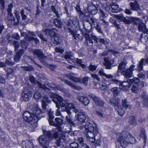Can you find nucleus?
I'll return each mask as SVG.
<instances>
[{"label":"nucleus","instance_id":"f257e3e1","mask_svg":"<svg viewBox=\"0 0 148 148\" xmlns=\"http://www.w3.org/2000/svg\"><path fill=\"white\" fill-rule=\"evenodd\" d=\"M30 108L33 111V115L28 111L24 112L23 114V118L27 122H30L32 121H36V122L38 120L39 115L41 113L42 110L38 108L37 104L34 103L30 106Z\"/></svg>","mask_w":148,"mask_h":148},{"label":"nucleus","instance_id":"f03ea898","mask_svg":"<svg viewBox=\"0 0 148 148\" xmlns=\"http://www.w3.org/2000/svg\"><path fill=\"white\" fill-rule=\"evenodd\" d=\"M121 146L125 148L129 144H133L135 142V139L128 132L124 131L122 132L120 136L118 138Z\"/></svg>","mask_w":148,"mask_h":148},{"label":"nucleus","instance_id":"7ed1b4c3","mask_svg":"<svg viewBox=\"0 0 148 148\" xmlns=\"http://www.w3.org/2000/svg\"><path fill=\"white\" fill-rule=\"evenodd\" d=\"M50 97L53 99L58 103L59 106L61 107H65V110L63 111H66L69 116L71 115V112L70 110L66 107L68 101L64 100L63 98L58 95L54 93H51L50 95Z\"/></svg>","mask_w":148,"mask_h":148},{"label":"nucleus","instance_id":"20e7f679","mask_svg":"<svg viewBox=\"0 0 148 148\" xmlns=\"http://www.w3.org/2000/svg\"><path fill=\"white\" fill-rule=\"evenodd\" d=\"M43 134L38 139L39 142L42 146H49L50 141L52 139L50 132L43 129Z\"/></svg>","mask_w":148,"mask_h":148},{"label":"nucleus","instance_id":"39448f33","mask_svg":"<svg viewBox=\"0 0 148 148\" xmlns=\"http://www.w3.org/2000/svg\"><path fill=\"white\" fill-rule=\"evenodd\" d=\"M140 81L139 79L136 77H134L132 79L129 80V82H123L120 83V88L124 90H127L130 87V83L137 84Z\"/></svg>","mask_w":148,"mask_h":148},{"label":"nucleus","instance_id":"423d86ee","mask_svg":"<svg viewBox=\"0 0 148 148\" xmlns=\"http://www.w3.org/2000/svg\"><path fill=\"white\" fill-rule=\"evenodd\" d=\"M32 92L29 90H24L21 94V99L23 101L27 102L30 100L32 97Z\"/></svg>","mask_w":148,"mask_h":148},{"label":"nucleus","instance_id":"0eeeda50","mask_svg":"<svg viewBox=\"0 0 148 148\" xmlns=\"http://www.w3.org/2000/svg\"><path fill=\"white\" fill-rule=\"evenodd\" d=\"M84 128L85 130L87 132H92L94 133H98V130L96 126L94 127L92 124L91 123H87L85 125Z\"/></svg>","mask_w":148,"mask_h":148},{"label":"nucleus","instance_id":"6e6552de","mask_svg":"<svg viewBox=\"0 0 148 148\" xmlns=\"http://www.w3.org/2000/svg\"><path fill=\"white\" fill-rule=\"evenodd\" d=\"M97 133L92 132H87L86 135L87 140L90 143H94L95 141V136Z\"/></svg>","mask_w":148,"mask_h":148},{"label":"nucleus","instance_id":"1a4fd4ad","mask_svg":"<svg viewBox=\"0 0 148 148\" xmlns=\"http://www.w3.org/2000/svg\"><path fill=\"white\" fill-rule=\"evenodd\" d=\"M34 55H36L38 57L39 59L40 62L43 61V60L46 58V56L44 55L42 51L40 49H36L33 52Z\"/></svg>","mask_w":148,"mask_h":148},{"label":"nucleus","instance_id":"9d476101","mask_svg":"<svg viewBox=\"0 0 148 148\" xmlns=\"http://www.w3.org/2000/svg\"><path fill=\"white\" fill-rule=\"evenodd\" d=\"M120 99L118 97H114L112 98L110 100L109 103L111 105L114 106L115 109L118 108V107L120 106Z\"/></svg>","mask_w":148,"mask_h":148},{"label":"nucleus","instance_id":"9b49d317","mask_svg":"<svg viewBox=\"0 0 148 148\" xmlns=\"http://www.w3.org/2000/svg\"><path fill=\"white\" fill-rule=\"evenodd\" d=\"M134 67V65H132L126 71H123V73H124V76L125 78H128L132 76V72L133 70V68Z\"/></svg>","mask_w":148,"mask_h":148},{"label":"nucleus","instance_id":"f8f14e48","mask_svg":"<svg viewBox=\"0 0 148 148\" xmlns=\"http://www.w3.org/2000/svg\"><path fill=\"white\" fill-rule=\"evenodd\" d=\"M76 114L75 116L77 117V119L78 121L80 123H84L86 119V116L82 112H79L77 113Z\"/></svg>","mask_w":148,"mask_h":148},{"label":"nucleus","instance_id":"ddd939ff","mask_svg":"<svg viewBox=\"0 0 148 148\" xmlns=\"http://www.w3.org/2000/svg\"><path fill=\"white\" fill-rule=\"evenodd\" d=\"M90 97L97 105L101 106L103 105V101L98 97L94 95H90Z\"/></svg>","mask_w":148,"mask_h":148},{"label":"nucleus","instance_id":"4468645a","mask_svg":"<svg viewBox=\"0 0 148 148\" xmlns=\"http://www.w3.org/2000/svg\"><path fill=\"white\" fill-rule=\"evenodd\" d=\"M56 31V29H45L43 32H44L45 35H49L51 37V38H52L53 37L57 35L55 33Z\"/></svg>","mask_w":148,"mask_h":148},{"label":"nucleus","instance_id":"2eb2a0df","mask_svg":"<svg viewBox=\"0 0 148 148\" xmlns=\"http://www.w3.org/2000/svg\"><path fill=\"white\" fill-rule=\"evenodd\" d=\"M21 36H25V38L26 40L29 41H33L36 44L38 43L39 42V40L37 38L29 37L27 35L25 32H21Z\"/></svg>","mask_w":148,"mask_h":148},{"label":"nucleus","instance_id":"dca6fc26","mask_svg":"<svg viewBox=\"0 0 148 148\" xmlns=\"http://www.w3.org/2000/svg\"><path fill=\"white\" fill-rule=\"evenodd\" d=\"M77 98L78 101L85 105H87L90 102L89 100L85 97L79 96Z\"/></svg>","mask_w":148,"mask_h":148},{"label":"nucleus","instance_id":"f3484780","mask_svg":"<svg viewBox=\"0 0 148 148\" xmlns=\"http://www.w3.org/2000/svg\"><path fill=\"white\" fill-rule=\"evenodd\" d=\"M66 84L70 86L72 88L76 89L78 90H82V88L78 86H77L76 85H74L73 83H72L71 82L66 79L62 80Z\"/></svg>","mask_w":148,"mask_h":148},{"label":"nucleus","instance_id":"a211bd4d","mask_svg":"<svg viewBox=\"0 0 148 148\" xmlns=\"http://www.w3.org/2000/svg\"><path fill=\"white\" fill-rule=\"evenodd\" d=\"M138 29L139 31L143 32L145 34H148V29L146 28L145 25L143 23H140L139 24Z\"/></svg>","mask_w":148,"mask_h":148},{"label":"nucleus","instance_id":"6ab92c4d","mask_svg":"<svg viewBox=\"0 0 148 148\" xmlns=\"http://www.w3.org/2000/svg\"><path fill=\"white\" fill-rule=\"evenodd\" d=\"M75 75L72 73H70L67 75V77L70 79L72 80L75 82H79L80 81V79L79 77H76Z\"/></svg>","mask_w":148,"mask_h":148},{"label":"nucleus","instance_id":"aec40b11","mask_svg":"<svg viewBox=\"0 0 148 148\" xmlns=\"http://www.w3.org/2000/svg\"><path fill=\"white\" fill-rule=\"evenodd\" d=\"M131 10L134 11H137L140 9L139 5L136 1L130 3Z\"/></svg>","mask_w":148,"mask_h":148},{"label":"nucleus","instance_id":"412c9836","mask_svg":"<svg viewBox=\"0 0 148 148\" xmlns=\"http://www.w3.org/2000/svg\"><path fill=\"white\" fill-rule=\"evenodd\" d=\"M122 107L126 110L129 109L130 110L132 108V106L127 102L125 99H123L121 102Z\"/></svg>","mask_w":148,"mask_h":148},{"label":"nucleus","instance_id":"4be33fe9","mask_svg":"<svg viewBox=\"0 0 148 148\" xmlns=\"http://www.w3.org/2000/svg\"><path fill=\"white\" fill-rule=\"evenodd\" d=\"M61 128H56V129H53L52 132V133H51V135L53 138H57L58 136V134L61 131Z\"/></svg>","mask_w":148,"mask_h":148},{"label":"nucleus","instance_id":"5701e85b","mask_svg":"<svg viewBox=\"0 0 148 148\" xmlns=\"http://www.w3.org/2000/svg\"><path fill=\"white\" fill-rule=\"evenodd\" d=\"M51 40L53 43L56 44H59L62 42V40L58 35L51 38Z\"/></svg>","mask_w":148,"mask_h":148},{"label":"nucleus","instance_id":"b1692460","mask_svg":"<svg viewBox=\"0 0 148 148\" xmlns=\"http://www.w3.org/2000/svg\"><path fill=\"white\" fill-rule=\"evenodd\" d=\"M49 119L48 121L50 125H54V122L53 121V119L54 118L53 115V112L51 109L48 112Z\"/></svg>","mask_w":148,"mask_h":148},{"label":"nucleus","instance_id":"393cba45","mask_svg":"<svg viewBox=\"0 0 148 148\" xmlns=\"http://www.w3.org/2000/svg\"><path fill=\"white\" fill-rule=\"evenodd\" d=\"M114 17L117 18L118 19L123 20V22L127 24H129L131 22L130 21L128 20L125 18L118 15L113 14L112 15Z\"/></svg>","mask_w":148,"mask_h":148},{"label":"nucleus","instance_id":"a878e982","mask_svg":"<svg viewBox=\"0 0 148 148\" xmlns=\"http://www.w3.org/2000/svg\"><path fill=\"white\" fill-rule=\"evenodd\" d=\"M79 32H80V34H77L78 33V32H71V34L73 36V37L74 38V39H76V37L79 39H82L83 36L82 34V32L80 30H79Z\"/></svg>","mask_w":148,"mask_h":148},{"label":"nucleus","instance_id":"bb28decb","mask_svg":"<svg viewBox=\"0 0 148 148\" xmlns=\"http://www.w3.org/2000/svg\"><path fill=\"white\" fill-rule=\"evenodd\" d=\"M24 51L23 50H19L16 53V56L14 58V61L15 62L18 61L24 53Z\"/></svg>","mask_w":148,"mask_h":148},{"label":"nucleus","instance_id":"cd10ccee","mask_svg":"<svg viewBox=\"0 0 148 148\" xmlns=\"http://www.w3.org/2000/svg\"><path fill=\"white\" fill-rule=\"evenodd\" d=\"M42 106L43 109H45L47 106V103H50V100H49L48 97H44L42 100Z\"/></svg>","mask_w":148,"mask_h":148},{"label":"nucleus","instance_id":"c85d7f7f","mask_svg":"<svg viewBox=\"0 0 148 148\" xmlns=\"http://www.w3.org/2000/svg\"><path fill=\"white\" fill-rule=\"evenodd\" d=\"M88 10L89 12L92 15H94L97 12L96 8L95 6L92 5L88 7Z\"/></svg>","mask_w":148,"mask_h":148},{"label":"nucleus","instance_id":"c756f323","mask_svg":"<svg viewBox=\"0 0 148 148\" xmlns=\"http://www.w3.org/2000/svg\"><path fill=\"white\" fill-rule=\"evenodd\" d=\"M66 107L68 109L69 108L70 109H73V112L75 114L78 112V109L74 106V104L72 103H69L68 102Z\"/></svg>","mask_w":148,"mask_h":148},{"label":"nucleus","instance_id":"7c9ffc66","mask_svg":"<svg viewBox=\"0 0 148 148\" xmlns=\"http://www.w3.org/2000/svg\"><path fill=\"white\" fill-rule=\"evenodd\" d=\"M140 136L143 140V143L144 144L146 143V136L145 134V131L144 129H142L140 130Z\"/></svg>","mask_w":148,"mask_h":148},{"label":"nucleus","instance_id":"2f4dec72","mask_svg":"<svg viewBox=\"0 0 148 148\" xmlns=\"http://www.w3.org/2000/svg\"><path fill=\"white\" fill-rule=\"evenodd\" d=\"M104 64L106 66V69H110L112 65L111 63L106 58H104Z\"/></svg>","mask_w":148,"mask_h":148},{"label":"nucleus","instance_id":"473e14b6","mask_svg":"<svg viewBox=\"0 0 148 148\" xmlns=\"http://www.w3.org/2000/svg\"><path fill=\"white\" fill-rule=\"evenodd\" d=\"M129 123L131 125H136V120L134 116H131L129 118Z\"/></svg>","mask_w":148,"mask_h":148},{"label":"nucleus","instance_id":"72a5a7b5","mask_svg":"<svg viewBox=\"0 0 148 148\" xmlns=\"http://www.w3.org/2000/svg\"><path fill=\"white\" fill-rule=\"evenodd\" d=\"M83 26L86 31H89V29H91V27L90 24L86 20L83 21Z\"/></svg>","mask_w":148,"mask_h":148},{"label":"nucleus","instance_id":"f704fd0d","mask_svg":"<svg viewBox=\"0 0 148 148\" xmlns=\"http://www.w3.org/2000/svg\"><path fill=\"white\" fill-rule=\"evenodd\" d=\"M99 88L102 91H105L109 87L110 84L106 85L105 84H99Z\"/></svg>","mask_w":148,"mask_h":148},{"label":"nucleus","instance_id":"c9c22d12","mask_svg":"<svg viewBox=\"0 0 148 148\" xmlns=\"http://www.w3.org/2000/svg\"><path fill=\"white\" fill-rule=\"evenodd\" d=\"M25 145L26 148H34V145L32 143L28 140L25 141Z\"/></svg>","mask_w":148,"mask_h":148},{"label":"nucleus","instance_id":"e433bc0d","mask_svg":"<svg viewBox=\"0 0 148 148\" xmlns=\"http://www.w3.org/2000/svg\"><path fill=\"white\" fill-rule=\"evenodd\" d=\"M54 23L56 27L59 28H61L62 25V22L59 18H55L54 20Z\"/></svg>","mask_w":148,"mask_h":148},{"label":"nucleus","instance_id":"4c0bfd02","mask_svg":"<svg viewBox=\"0 0 148 148\" xmlns=\"http://www.w3.org/2000/svg\"><path fill=\"white\" fill-rule=\"evenodd\" d=\"M55 122H54V125H51L54 126H57V125H61L62 123V120L60 118H57L55 119Z\"/></svg>","mask_w":148,"mask_h":148},{"label":"nucleus","instance_id":"58836bf2","mask_svg":"<svg viewBox=\"0 0 148 148\" xmlns=\"http://www.w3.org/2000/svg\"><path fill=\"white\" fill-rule=\"evenodd\" d=\"M111 91L114 95H116L119 93L120 92V89L119 88L114 87L111 89Z\"/></svg>","mask_w":148,"mask_h":148},{"label":"nucleus","instance_id":"ea45409f","mask_svg":"<svg viewBox=\"0 0 148 148\" xmlns=\"http://www.w3.org/2000/svg\"><path fill=\"white\" fill-rule=\"evenodd\" d=\"M41 97V95L39 92V91H36L34 93V98L36 100H38L40 99Z\"/></svg>","mask_w":148,"mask_h":148},{"label":"nucleus","instance_id":"a19ab883","mask_svg":"<svg viewBox=\"0 0 148 148\" xmlns=\"http://www.w3.org/2000/svg\"><path fill=\"white\" fill-rule=\"evenodd\" d=\"M130 20L134 23L136 25H139L140 24V19L139 18L136 17H132L130 18Z\"/></svg>","mask_w":148,"mask_h":148},{"label":"nucleus","instance_id":"79ce46f5","mask_svg":"<svg viewBox=\"0 0 148 148\" xmlns=\"http://www.w3.org/2000/svg\"><path fill=\"white\" fill-rule=\"evenodd\" d=\"M126 66V63L123 62H121L118 67V72H120V71L124 69Z\"/></svg>","mask_w":148,"mask_h":148},{"label":"nucleus","instance_id":"37998d69","mask_svg":"<svg viewBox=\"0 0 148 148\" xmlns=\"http://www.w3.org/2000/svg\"><path fill=\"white\" fill-rule=\"evenodd\" d=\"M73 56V53L72 52H66L64 56V58L66 60L70 59Z\"/></svg>","mask_w":148,"mask_h":148},{"label":"nucleus","instance_id":"c03bdc74","mask_svg":"<svg viewBox=\"0 0 148 148\" xmlns=\"http://www.w3.org/2000/svg\"><path fill=\"white\" fill-rule=\"evenodd\" d=\"M144 60L143 59H142L140 61L139 64L138 65L137 67L139 70L141 71L143 70V65L145 64L144 63Z\"/></svg>","mask_w":148,"mask_h":148},{"label":"nucleus","instance_id":"a18cd8bd","mask_svg":"<svg viewBox=\"0 0 148 148\" xmlns=\"http://www.w3.org/2000/svg\"><path fill=\"white\" fill-rule=\"evenodd\" d=\"M52 101L55 103L56 105V107L58 108V109L57 110L55 114L56 115V116H60L61 115V114L60 111H59L60 107L58 105V103H57L53 99L52 100Z\"/></svg>","mask_w":148,"mask_h":148},{"label":"nucleus","instance_id":"49530a36","mask_svg":"<svg viewBox=\"0 0 148 148\" xmlns=\"http://www.w3.org/2000/svg\"><path fill=\"white\" fill-rule=\"evenodd\" d=\"M117 110L119 114L121 116H122L125 113V111L121 107L119 106L118 107V108L116 109Z\"/></svg>","mask_w":148,"mask_h":148},{"label":"nucleus","instance_id":"de8ad7c7","mask_svg":"<svg viewBox=\"0 0 148 148\" xmlns=\"http://www.w3.org/2000/svg\"><path fill=\"white\" fill-rule=\"evenodd\" d=\"M139 90V86L137 85H134L132 87L131 90L134 93H137Z\"/></svg>","mask_w":148,"mask_h":148},{"label":"nucleus","instance_id":"09e8293b","mask_svg":"<svg viewBox=\"0 0 148 148\" xmlns=\"http://www.w3.org/2000/svg\"><path fill=\"white\" fill-rule=\"evenodd\" d=\"M111 8L112 9V10L113 11H113V12H117V10L119 8L118 6L115 4H113L111 6Z\"/></svg>","mask_w":148,"mask_h":148},{"label":"nucleus","instance_id":"8fccbe9b","mask_svg":"<svg viewBox=\"0 0 148 148\" xmlns=\"http://www.w3.org/2000/svg\"><path fill=\"white\" fill-rule=\"evenodd\" d=\"M71 20L72 21V24L73 25H75L78 24L79 21L77 17H73Z\"/></svg>","mask_w":148,"mask_h":148},{"label":"nucleus","instance_id":"3c124183","mask_svg":"<svg viewBox=\"0 0 148 148\" xmlns=\"http://www.w3.org/2000/svg\"><path fill=\"white\" fill-rule=\"evenodd\" d=\"M66 121L71 125H74V123L70 118V117H69L68 116H66Z\"/></svg>","mask_w":148,"mask_h":148},{"label":"nucleus","instance_id":"603ef678","mask_svg":"<svg viewBox=\"0 0 148 148\" xmlns=\"http://www.w3.org/2000/svg\"><path fill=\"white\" fill-rule=\"evenodd\" d=\"M142 103L145 106H148V96H147L145 98H143L142 101Z\"/></svg>","mask_w":148,"mask_h":148},{"label":"nucleus","instance_id":"864d4df0","mask_svg":"<svg viewBox=\"0 0 148 148\" xmlns=\"http://www.w3.org/2000/svg\"><path fill=\"white\" fill-rule=\"evenodd\" d=\"M97 67L96 65H93L92 64H90L88 68L90 70L93 71H95Z\"/></svg>","mask_w":148,"mask_h":148},{"label":"nucleus","instance_id":"5fc2aeb1","mask_svg":"<svg viewBox=\"0 0 148 148\" xmlns=\"http://www.w3.org/2000/svg\"><path fill=\"white\" fill-rule=\"evenodd\" d=\"M22 68L23 70L28 71H31L33 69V68L30 66H22Z\"/></svg>","mask_w":148,"mask_h":148},{"label":"nucleus","instance_id":"6e6d98bb","mask_svg":"<svg viewBox=\"0 0 148 148\" xmlns=\"http://www.w3.org/2000/svg\"><path fill=\"white\" fill-rule=\"evenodd\" d=\"M51 10L52 11L55 13V14L56 15V16L58 18L59 17V16L58 14V11L56 10L55 7L53 6H52L51 7Z\"/></svg>","mask_w":148,"mask_h":148},{"label":"nucleus","instance_id":"4d7b16f0","mask_svg":"<svg viewBox=\"0 0 148 148\" xmlns=\"http://www.w3.org/2000/svg\"><path fill=\"white\" fill-rule=\"evenodd\" d=\"M79 147V145L76 143L73 142L70 144L71 148H78Z\"/></svg>","mask_w":148,"mask_h":148},{"label":"nucleus","instance_id":"13d9d810","mask_svg":"<svg viewBox=\"0 0 148 148\" xmlns=\"http://www.w3.org/2000/svg\"><path fill=\"white\" fill-rule=\"evenodd\" d=\"M24 10L23 9L21 10L20 12V14L22 17V18L23 20H25L27 17V16L24 14Z\"/></svg>","mask_w":148,"mask_h":148},{"label":"nucleus","instance_id":"bf43d9fd","mask_svg":"<svg viewBox=\"0 0 148 148\" xmlns=\"http://www.w3.org/2000/svg\"><path fill=\"white\" fill-rule=\"evenodd\" d=\"M96 113L97 115L99 116L102 118H105L106 116V115L103 112L99 111H96Z\"/></svg>","mask_w":148,"mask_h":148},{"label":"nucleus","instance_id":"052dcab7","mask_svg":"<svg viewBox=\"0 0 148 148\" xmlns=\"http://www.w3.org/2000/svg\"><path fill=\"white\" fill-rule=\"evenodd\" d=\"M98 74L101 77H105L106 74L104 72V70L102 69L99 70L98 72Z\"/></svg>","mask_w":148,"mask_h":148},{"label":"nucleus","instance_id":"680f3d73","mask_svg":"<svg viewBox=\"0 0 148 148\" xmlns=\"http://www.w3.org/2000/svg\"><path fill=\"white\" fill-rule=\"evenodd\" d=\"M14 13L16 18H17V21L18 22H19V20L20 19V16L19 15V12L18 11L15 10Z\"/></svg>","mask_w":148,"mask_h":148},{"label":"nucleus","instance_id":"e2e57ef3","mask_svg":"<svg viewBox=\"0 0 148 148\" xmlns=\"http://www.w3.org/2000/svg\"><path fill=\"white\" fill-rule=\"evenodd\" d=\"M13 42L15 47V50L16 51L19 48V43L18 42L16 41H14Z\"/></svg>","mask_w":148,"mask_h":148},{"label":"nucleus","instance_id":"0e129e2a","mask_svg":"<svg viewBox=\"0 0 148 148\" xmlns=\"http://www.w3.org/2000/svg\"><path fill=\"white\" fill-rule=\"evenodd\" d=\"M140 39L144 42H147L148 40V36L147 35L145 36L144 37L142 36V34L140 36Z\"/></svg>","mask_w":148,"mask_h":148},{"label":"nucleus","instance_id":"69168bd1","mask_svg":"<svg viewBox=\"0 0 148 148\" xmlns=\"http://www.w3.org/2000/svg\"><path fill=\"white\" fill-rule=\"evenodd\" d=\"M11 37L12 38L16 40H19L20 38L19 36L17 33L12 34Z\"/></svg>","mask_w":148,"mask_h":148},{"label":"nucleus","instance_id":"338daca9","mask_svg":"<svg viewBox=\"0 0 148 148\" xmlns=\"http://www.w3.org/2000/svg\"><path fill=\"white\" fill-rule=\"evenodd\" d=\"M91 76L92 78L94 79H96L97 81H99L100 80V78L96 74H91Z\"/></svg>","mask_w":148,"mask_h":148},{"label":"nucleus","instance_id":"774afa93","mask_svg":"<svg viewBox=\"0 0 148 148\" xmlns=\"http://www.w3.org/2000/svg\"><path fill=\"white\" fill-rule=\"evenodd\" d=\"M37 83L38 84L39 87L40 88H42L44 89H46V86L45 85H42L39 82H37Z\"/></svg>","mask_w":148,"mask_h":148}]
</instances>
